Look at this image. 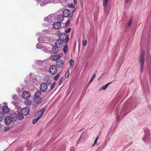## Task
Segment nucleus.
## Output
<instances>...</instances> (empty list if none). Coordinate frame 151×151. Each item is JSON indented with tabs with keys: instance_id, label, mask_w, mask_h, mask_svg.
<instances>
[{
	"instance_id": "obj_56",
	"label": "nucleus",
	"mask_w": 151,
	"mask_h": 151,
	"mask_svg": "<svg viewBox=\"0 0 151 151\" xmlns=\"http://www.w3.org/2000/svg\"><path fill=\"white\" fill-rule=\"evenodd\" d=\"M108 138V137H106V138Z\"/></svg>"
},
{
	"instance_id": "obj_25",
	"label": "nucleus",
	"mask_w": 151,
	"mask_h": 151,
	"mask_svg": "<svg viewBox=\"0 0 151 151\" xmlns=\"http://www.w3.org/2000/svg\"><path fill=\"white\" fill-rule=\"evenodd\" d=\"M36 63L40 65H42L43 64L44 62L42 60H38L36 61Z\"/></svg>"
},
{
	"instance_id": "obj_28",
	"label": "nucleus",
	"mask_w": 151,
	"mask_h": 151,
	"mask_svg": "<svg viewBox=\"0 0 151 151\" xmlns=\"http://www.w3.org/2000/svg\"><path fill=\"white\" fill-rule=\"evenodd\" d=\"M4 116L3 113L0 112V121H1L4 119Z\"/></svg>"
},
{
	"instance_id": "obj_55",
	"label": "nucleus",
	"mask_w": 151,
	"mask_h": 151,
	"mask_svg": "<svg viewBox=\"0 0 151 151\" xmlns=\"http://www.w3.org/2000/svg\"><path fill=\"white\" fill-rule=\"evenodd\" d=\"M5 103L6 104H7L6 103Z\"/></svg>"
},
{
	"instance_id": "obj_37",
	"label": "nucleus",
	"mask_w": 151,
	"mask_h": 151,
	"mask_svg": "<svg viewBox=\"0 0 151 151\" xmlns=\"http://www.w3.org/2000/svg\"><path fill=\"white\" fill-rule=\"evenodd\" d=\"M95 74H94L93 76L92 77L91 79H90V81L88 82V83L89 84H90L91 82L93 80L94 78L95 77Z\"/></svg>"
},
{
	"instance_id": "obj_15",
	"label": "nucleus",
	"mask_w": 151,
	"mask_h": 151,
	"mask_svg": "<svg viewBox=\"0 0 151 151\" xmlns=\"http://www.w3.org/2000/svg\"><path fill=\"white\" fill-rule=\"evenodd\" d=\"M10 117L12 122H15L17 119V115L15 113L12 114L11 115Z\"/></svg>"
},
{
	"instance_id": "obj_12",
	"label": "nucleus",
	"mask_w": 151,
	"mask_h": 151,
	"mask_svg": "<svg viewBox=\"0 0 151 151\" xmlns=\"http://www.w3.org/2000/svg\"><path fill=\"white\" fill-rule=\"evenodd\" d=\"M22 112L23 115H27L29 111V107L26 106L24 108L22 109Z\"/></svg>"
},
{
	"instance_id": "obj_33",
	"label": "nucleus",
	"mask_w": 151,
	"mask_h": 151,
	"mask_svg": "<svg viewBox=\"0 0 151 151\" xmlns=\"http://www.w3.org/2000/svg\"><path fill=\"white\" fill-rule=\"evenodd\" d=\"M63 79H64L63 77H62L59 80V82L58 84L59 85H60L62 83Z\"/></svg>"
},
{
	"instance_id": "obj_41",
	"label": "nucleus",
	"mask_w": 151,
	"mask_h": 151,
	"mask_svg": "<svg viewBox=\"0 0 151 151\" xmlns=\"http://www.w3.org/2000/svg\"><path fill=\"white\" fill-rule=\"evenodd\" d=\"M107 88V87L105 85L103 86L101 88V89L104 90H105Z\"/></svg>"
},
{
	"instance_id": "obj_14",
	"label": "nucleus",
	"mask_w": 151,
	"mask_h": 151,
	"mask_svg": "<svg viewBox=\"0 0 151 151\" xmlns=\"http://www.w3.org/2000/svg\"><path fill=\"white\" fill-rule=\"evenodd\" d=\"M64 62L61 60L56 62V65L58 68H60L63 66Z\"/></svg>"
},
{
	"instance_id": "obj_19",
	"label": "nucleus",
	"mask_w": 151,
	"mask_h": 151,
	"mask_svg": "<svg viewBox=\"0 0 151 151\" xmlns=\"http://www.w3.org/2000/svg\"><path fill=\"white\" fill-rule=\"evenodd\" d=\"M24 103L27 105L30 106L32 105H33V106L35 107V105L32 104V101L29 100H28V99H27L26 100H25L24 101Z\"/></svg>"
},
{
	"instance_id": "obj_21",
	"label": "nucleus",
	"mask_w": 151,
	"mask_h": 151,
	"mask_svg": "<svg viewBox=\"0 0 151 151\" xmlns=\"http://www.w3.org/2000/svg\"><path fill=\"white\" fill-rule=\"evenodd\" d=\"M60 58V56L58 54H54L52 56V58L54 60H57Z\"/></svg>"
},
{
	"instance_id": "obj_11",
	"label": "nucleus",
	"mask_w": 151,
	"mask_h": 151,
	"mask_svg": "<svg viewBox=\"0 0 151 151\" xmlns=\"http://www.w3.org/2000/svg\"><path fill=\"white\" fill-rule=\"evenodd\" d=\"M22 96L24 99H28L30 97V93L27 91H24L23 92Z\"/></svg>"
},
{
	"instance_id": "obj_8",
	"label": "nucleus",
	"mask_w": 151,
	"mask_h": 151,
	"mask_svg": "<svg viewBox=\"0 0 151 151\" xmlns=\"http://www.w3.org/2000/svg\"><path fill=\"white\" fill-rule=\"evenodd\" d=\"M47 88V85L45 83H43L40 84V91L42 92L45 91Z\"/></svg>"
},
{
	"instance_id": "obj_16",
	"label": "nucleus",
	"mask_w": 151,
	"mask_h": 151,
	"mask_svg": "<svg viewBox=\"0 0 151 151\" xmlns=\"http://www.w3.org/2000/svg\"><path fill=\"white\" fill-rule=\"evenodd\" d=\"M53 28L55 29H59L61 26V24L60 22H55L53 24Z\"/></svg>"
},
{
	"instance_id": "obj_5",
	"label": "nucleus",
	"mask_w": 151,
	"mask_h": 151,
	"mask_svg": "<svg viewBox=\"0 0 151 151\" xmlns=\"http://www.w3.org/2000/svg\"><path fill=\"white\" fill-rule=\"evenodd\" d=\"M57 68L56 66L54 65H52L50 66L49 70V72L52 75L55 74L57 72Z\"/></svg>"
},
{
	"instance_id": "obj_1",
	"label": "nucleus",
	"mask_w": 151,
	"mask_h": 151,
	"mask_svg": "<svg viewBox=\"0 0 151 151\" xmlns=\"http://www.w3.org/2000/svg\"><path fill=\"white\" fill-rule=\"evenodd\" d=\"M68 35L66 33H60L59 35V39L56 42L57 44H60L59 47H63L65 45V43H67L69 40Z\"/></svg>"
},
{
	"instance_id": "obj_30",
	"label": "nucleus",
	"mask_w": 151,
	"mask_h": 151,
	"mask_svg": "<svg viewBox=\"0 0 151 151\" xmlns=\"http://www.w3.org/2000/svg\"><path fill=\"white\" fill-rule=\"evenodd\" d=\"M87 44V41L86 40H83L82 41V45L83 47H86Z\"/></svg>"
},
{
	"instance_id": "obj_17",
	"label": "nucleus",
	"mask_w": 151,
	"mask_h": 151,
	"mask_svg": "<svg viewBox=\"0 0 151 151\" xmlns=\"http://www.w3.org/2000/svg\"><path fill=\"white\" fill-rule=\"evenodd\" d=\"M2 111L4 114H8L9 112V108L6 105L4 106L3 107Z\"/></svg>"
},
{
	"instance_id": "obj_48",
	"label": "nucleus",
	"mask_w": 151,
	"mask_h": 151,
	"mask_svg": "<svg viewBox=\"0 0 151 151\" xmlns=\"http://www.w3.org/2000/svg\"><path fill=\"white\" fill-rule=\"evenodd\" d=\"M83 133H82V134H81V136H80V138H79V139H78L79 141H80V139L83 136Z\"/></svg>"
},
{
	"instance_id": "obj_24",
	"label": "nucleus",
	"mask_w": 151,
	"mask_h": 151,
	"mask_svg": "<svg viewBox=\"0 0 151 151\" xmlns=\"http://www.w3.org/2000/svg\"><path fill=\"white\" fill-rule=\"evenodd\" d=\"M51 19V16H47L46 17H45L44 19V20L45 22H50L51 20H50Z\"/></svg>"
},
{
	"instance_id": "obj_20",
	"label": "nucleus",
	"mask_w": 151,
	"mask_h": 151,
	"mask_svg": "<svg viewBox=\"0 0 151 151\" xmlns=\"http://www.w3.org/2000/svg\"><path fill=\"white\" fill-rule=\"evenodd\" d=\"M45 108H43L42 109L40 110L37 111V113L39 115H40V116H38L39 117H40V118L43 116V114L45 112Z\"/></svg>"
},
{
	"instance_id": "obj_27",
	"label": "nucleus",
	"mask_w": 151,
	"mask_h": 151,
	"mask_svg": "<svg viewBox=\"0 0 151 151\" xmlns=\"http://www.w3.org/2000/svg\"><path fill=\"white\" fill-rule=\"evenodd\" d=\"M58 20L59 22H62L63 20V18L62 16H59L58 17Z\"/></svg>"
},
{
	"instance_id": "obj_22",
	"label": "nucleus",
	"mask_w": 151,
	"mask_h": 151,
	"mask_svg": "<svg viewBox=\"0 0 151 151\" xmlns=\"http://www.w3.org/2000/svg\"><path fill=\"white\" fill-rule=\"evenodd\" d=\"M44 47L43 45H42V42L41 43H39L37 44L36 45V47L38 49H43Z\"/></svg>"
},
{
	"instance_id": "obj_52",
	"label": "nucleus",
	"mask_w": 151,
	"mask_h": 151,
	"mask_svg": "<svg viewBox=\"0 0 151 151\" xmlns=\"http://www.w3.org/2000/svg\"><path fill=\"white\" fill-rule=\"evenodd\" d=\"M83 129H81L80 130H79L78 132H81L82 130Z\"/></svg>"
},
{
	"instance_id": "obj_47",
	"label": "nucleus",
	"mask_w": 151,
	"mask_h": 151,
	"mask_svg": "<svg viewBox=\"0 0 151 151\" xmlns=\"http://www.w3.org/2000/svg\"><path fill=\"white\" fill-rule=\"evenodd\" d=\"M99 138V137H97L96 139H95L94 142H97L98 139Z\"/></svg>"
},
{
	"instance_id": "obj_50",
	"label": "nucleus",
	"mask_w": 151,
	"mask_h": 151,
	"mask_svg": "<svg viewBox=\"0 0 151 151\" xmlns=\"http://www.w3.org/2000/svg\"><path fill=\"white\" fill-rule=\"evenodd\" d=\"M111 83H107L106 85H105L107 87L108 85Z\"/></svg>"
},
{
	"instance_id": "obj_42",
	"label": "nucleus",
	"mask_w": 151,
	"mask_h": 151,
	"mask_svg": "<svg viewBox=\"0 0 151 151\" xmlns=\"http://www.w3.org/2000/svg\"><path fill=\"white\" fill-rule=\"evenodd\" d=\"M69 6L72 8H74V5L73 4H69Z\"/></svg>"
},
{
	"instance_id": "obj_4",
	"label": "nucleus",
	"mask_w": 151,
	"mask_h": 151,
	"mask_svg": "<svg viewBox=\"0 0 151 151\" xmlns=\"http://www.w3.org/2000/svg\"><path fill=\"white\" fill-rule=\"evenodd\" d=\"M63 17H70V19L72 17V13L70 10L65 9L63 11Z\"/></svg>"
},
{
	"instance_id": "obj_35",
	"label": "nucleus",
	"mask_w": 151,
	"mask_h": 151,
	"mask_svg": "<svg viewBox=\"0 0 151 151\" xmlns=\"http://www.w3.org/2000/svg\"><path fill=\"white\" fill-rule=\"evenodd\" d=\"M69 75V70H68L67 71L66 73L65 74V78H67Z\"/></svg>"
},
{
	"instance_id": "obj_38",
	"label": "nucleus",
	"mask_w": 151,
	"mask_h": 151,
	"mask_svg": "<svg viewBox=\"0 0 151 151\" xmlns=\"http://www.w3.org/2000/svg\"><path fill=\"white\" fill-rule=\"evenodd\" d=\"M55 83H54L52 84L51 86L50 90H52L55 87Z\"/></svg>"
},
{
	"instance_id": "obj_46",
	"label": "nucleus",
	"mask_w": 151,
	"mask_h": 151,
	"mask_svg": "<svg viewBox=\"0 0 151 151\" xmlns=\"http://www.w3.org/2000/svg\"><path fill=\"white\" fill-rule=\"evenodd\" d=\"M41 39V37H39L38 39V41H41L42 40H40Z\"/></svg>"
},
{
	"instance_id": "obj_54",
	"label": "nucleus",
	"mask_w": 151,
	"mask_h": 151,
	"mask_svg": "<svg viewBox=\"0 0 151 151\" xmlns=\"http://www.w3.org/2000/svg\"><path fill=\"white\" fill-rule=\"evenodd\" d=\"M17 92L18 93V90H17Z\"/></svg>"
},
{
	"instance_id": "obj_18",
	"label": "nucleus",
	"mask_w": 151,
	"mask_h": 151,
	"mask_svg": "<svg viewBox=\"0 0 151 151\" xmlns=\"http://www.w3.org/2000/svg\"><path fill=\"white\" fill-rule=\"evenodd\" d=\"M109 1V0H103V6L104 8H105L106 7L107 4L108 2ZM104 12H106V13L107 14V15H108L109 13V11H107V12H106V8H104Z\"/></svg>"
},
{
	"instance_id": "obj_39",
	"label": "nucleus",
	"mask_w": 151,
	"mask_h": 151,
	"mask_svg": "<svg viewBox=\"0 0 151 151\" xmlns=\"http://www.w3.org/2000/svg\"><path fill=\"white\" fill-rule=\"evenodd\" d=\"M24 118V116L23 114H19V120L23 119Z\"/></svg>"
},
{
	"instance_id": "obj_36",
	"label": "nucleus",
	"mask_w": 151,
	"mask_h": 151,
	"mask_svg": "<svg viewBox=\"0 0 151 151\" xmlns=\"http://www.w3.org/2000/svg\"><path fill=\"white\" fill-rule=\"evenodd\" d=\"M59 76V74L58 73L54 77V80L55 81H56L58 80V77Z\"/></svg>"
},
{
	"instance_id": "obj_40",
	"label": "nucleus",
	"mask_w": 151,
	"mask_h": 151,
	"mask_svg": "<svg viewBox=\"0 0 151 151\" xmlns=\"http://www.w3.org/2000/svg\"><path fill=\"white\" fill-rule=\"evenodd\" d=\"M71 29L70 28H68V29L65 30V33H67L70 32V31Z\"/></svg>"
},
{
	"instance_id": "obj_7",
	"label": "nucleus",
	"mask_w": 151,
	"mask_h": 151,
	"mask_svg": "<svg viewBox=\"0 0 151 151\" xmlns=\"http://www.w3.org/2000/svg\"><path fill=\"white\" fill-rule=\"evenodd\" d=\"M60 44H57L56 42L55 43V45L53 47L52 49V52L54 53H57L59 51V49L62 47H59Z\"/></svg>"
},
{
	"instance_id": "obj_9",
	"label": "nucleus",
	"mask_w": 151,
	"mask_h": 151,
	"mask_svg": "<svg viewBox=\"0 0 151 151\" xmlns=\"http://www.w3.org/2000/svg\"><path fill=\"white\" fill-rule=\"evenodd\" d=\"M17 96L15 95L13 96L12 99H13L15 100V101H13L12 102V104H14L16 107L18 109L19 107H18V99Z\"/></svg>"
},
{
	"instance_id": "obj_6",
	"label": "nucleus",
	"mask_w": 151,
	"mask_h": 151,
	"mask_svg": "<svg viewBox=\"0 0 151 151\" xmlns=\"http://www.w3.org/2000/svg\"><path fill=\"white\" fill-rule=\"evenodd\" d=\"M145 53L142 52L140 55V64L141 71H143L144 64L145 61Z\"/></svg>"
},
{
	"instance_id": "obj_43",
	"label": "nucleus",
	"mask_w": 151,
	"mask_h": 151,
	"mask_svg": "<svg viewBox=\"0 0 151 151\" xmlns=\"http://www.w3.org/2000/svg\"><path fill=\"white\" fill-rule=\"evenodd\" d=\"M9 129V128L8 127H5L4 129V131H8Z\"/></svg>"
},
{
	"instance_id": "obj_3",
	"label": "nucleus",
	"mask_w": 151,
	"mask_h": 151,
	"mask_svg": "<svg viewBox=\"0 0 151 151\" xmlns=\"http://www.w3.org/2000/svg\"><path fill=\"white\" fill-rule=\"evenodd\" d=\"M145 136L142 138V140L143 141H150V133L148 129H144Z\"/></svg>"
},
{
	"instance_id": "obj_31",
	"label": "nucleus",
	"mask_w": 151,
	"mask_h": 151,
	"mask_svg": "<svg viewBox=\"0 0 151 151\" xmlns=\"http://www.w3.org/2000/svg\"><path fill=\"white\" fill-rule=\"evenodd\" d=\"M133 21L132 19H131L128 22L127 24V27H130L131 25V24L132 23Z\"/></svg>"
},
{
	"instance_id": "obj_13",
	"label": "nucleus",
	"mask_w": 151,
	"mask_h": 151,
	"mask_svg": "<svg viewBox=\"0 0 151 151\" xmlns=\"http://www.w3.org/2000/svg\"><path fill=\"white\" fill-rule=\"evenodd\" d=\"M4 122L7 125H9L12 122L10 116H8L5 117L4 119Z\"/></svg>"
},
{
	"instance_id": "obj_34",
	"label": "nucleus",
	"mask_w": 151,
	"mask_h": 151,
	"mask_svg": "<svg viewBox=\"0 0 151 151\" xmlns=\"http://www.w3.org/2000/svg\"><path fill=\"white\" fill-rule=\"evenodd\" d=\"M70 21V19L69 18V19L68 20V21H67L66 23L65 24V27H67L69 25V24Z\"/></svg>"
},
{
	"instance_id": "obj_10",
	"label": "nucleus",
	"mask_w": 151,
	"mask_h": 151,
	"mask_svg": "<svg viewBox=\"0 0 151 151\" xmlns=\"http://www.w3.org/2000/svg\"><path fill=\"white\" fill-rule=\"evenodd\" d=\"M127 114H125V110L124 109H122L120 113V115L116 116V120L117 122H118L120 118H123L125 115H127Z\"/></svg>"
},
{
	"instance_id": "obj_23",
	"label": "nucleus",
	"mask_w": 151,
	"mask_h": 151,
	"mask_svg": "<svg viewBox=\"0 0 151 151\" xmlns=\"http://www.w3.org/2000/svg\"><path fill=\"white\" fill-rule=\"evenodd\" d=\"M67 44V43H66V44H65V45H64V46L65 45V46L63 48V52L65 53H66L68 51V47Z\"/></svg>"
},
{
	"instance_id": "obj_29",
	"label": "nucleus",
	"mask_w": 151,
	"mask_h": 151,
	"mask_svg": "<svg viewBox=\"0 0 151 151\" xmlns=\"http://www.w3.org/2000/svg\"><path fill=\"white\" fill-rule=\"evenodd\" d=\"M40 119V117L39 118L38 117L37 118L34 119L32 121V123L33 124H35Z\"/></svg>"
},
{
	"instance_id": "obj_44",
	"label": "nucleus",
	"mask_w": 151,
	"mask_h": 151,
	"mask_svg": "<svg viewBox=\"0 0 151 151\" xmlns=\"http://www.w3.org/2000/svg\"><path fill=\"white\" fill-rule=\"evenodd\" d=\"M70 151H74L75 148L74 147H71L70 149Z\"/></svg>"
},
{
	"instance_id": "obj_45",
	"label": "nucleus",
	"mask_w": 151,
	"mask_h": 151,
	"mask_svg": "<svg viewBox=\"0 0 151 151\" xmlns=\"http://www.w3.org/2000/svg\"><path fill=\"white\" fill-rule=\"evenodd\" d=\"M97 142H94L93 144L92 145V146H93L96 145V144H97V145H98L99 144H97Z\"/></svg>"
},
{
	"instance_id": "obj_51",
	"label": "nucleus",
	"mask_w": 151,
	"mask_h": 151,
	"mask_svg": "<svg viewBox=\"0 0 151 151\" xmlns=\"http://www.w3.org/2000/svg\"><path fill=\"white\" fill-rule=\"evenodd\" d=\"M129 1H130V0H126L125 2L126 3H127Z\"/></svg>"
},
{
	"instance_id": "obj_32",
	"label": "nucleus",
	"mask_w": 151,
	"mask_h": 151,
	"mask_svg": "<svg viewBox=\"0 0 151 151\" xmlns=\"http://www.w3.org/2000/svg\"><path fill=\"white\" fill-rule=\"evenodd\" d=\"M42 49V50L44 52H46L49 53V52H50V51L49 50H47L46 49V48H45L44 47H43V49Z\"/></svg>"
},
{
	"instance_id": "obj_53",
	"label": "nucleus",
	"mask_w": 151,
	"mask_h": 151,
	"mask_svg": "<svg viewBox=\"0 0 151 151\" xmlns=\"http://www.w3.org/2000/svg\"><path fill=\"white\" fill-rule=\"evenodd\" d=\"M1 104H0V107H1Z\"/></svg>"
},
{
	"instance_id": "obj_26",
	"label": "nucleus",
	"mask_w": 151,
	"mask_h": 151,
	"mask_svg": "<svg viewBox=\"0 0 151 151\" xmlns=\"http://www.w3.org/2000/svg\"><path fill=\"white\" fill-rule=\"evenodd\" d=\"M69 64L70 66L73 67L74 65V62L73 59H71L70 60L69 62Z\"/></svg>"
},
{
	"instance_id": "obj_49",
	"label": "nucleus",
	"mask_w": 151,
	"mask_h": 151,
	"mask_svg": "<svg viewBox=\"0 0 151 151\" xmlns=\"http://www.w3.org/2000/svg\"><path fill=\"white\" fill-rule=\"evenodd\" d=\"M73 1H74V3L75 4H77V0H73Z\"/></svg>"
},
{
	"instance_id": "obj_2",
	"label": "nucleus",
	"mask_w": 151,
	"mask_h": 151,
	"mask_svg": "<svg viewBox=\"0 0 151 151\" xmlns=\"http://www.w3.org/2000/svg\"><path fill=\"white\" fill-rule=\"evenodd\" d=\"M43 97V95L39 91H36L33 98L34 103L35 104L38 105L41 102Z\"/></svg>"
}]
</instances>
